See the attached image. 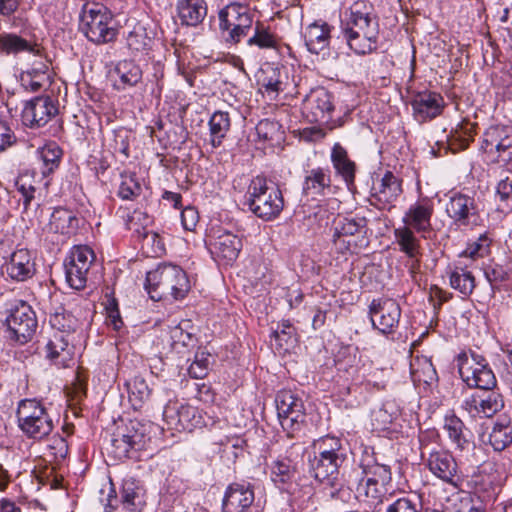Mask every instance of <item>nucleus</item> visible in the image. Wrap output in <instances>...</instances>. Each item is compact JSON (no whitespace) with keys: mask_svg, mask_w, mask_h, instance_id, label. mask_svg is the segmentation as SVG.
<instances>
[{"mask_svg":"<svg viewBox=\"0 0 512 512\" xmlns=\"http://www.w3.org/2000/svg\"><path fill=\"white\" fill-rule=\"evenodd\" d=\"M313 457L309 465L315 479L335 486L340 468L348 459V449L343 441L335 436H323L313 441Z\"/></svg>","mask_w":512,"mask_h":512,"instance_id":"obj_1","label":"nucleus"},{"mask_svg":"<svg viewBox=\"0 0 512 512\" xmlns=\"http://www.w3.org/2000/svg\"><path fill=\"white\" fill-rule=\"evenodd\" d=\"M191 286L186 272L173 264H162L146 275L145 289L154 301L183 299Z\"/></svg>","mask_w":512,"mask_h":512,"instance_id":"obj_2","label":"nucleus"},{"mask_svg":"<svg viewBox=\"0 0 512 512\" xmlns=\"http://www.w3.org/2000/svg\"><path fill=\"white\" fill-rule=\"evenodd\" d=\"M16 417L20 431L34 441L45 440L54 429L52 417L37 399L21 400L17 406Z\"/></svg>","mask_w":512,"mask_h":512,"instance_id":"obj_3","label":"nucleus"},{"mask_svg":"<svg viewBox=\"0 0 512 512\" xmlns=\"http://www.w3.org/2000/svg\"><path fill=\"white\" fill-rule=\"evenodd\" d=\"M248 206L257 217L270 221L279 216L284 207V199L277 185L266 178L255 177L248 188Z\"/></svg>","mask_w":512,"mask_h":512,"instance_id":"obj_4","label":"nucleus"},{"mask_svg":"<svg viewBox=\"0 0 512 512\" xmlns=\"http://www.w3.org/2000/svg\"><path fill=\"white\" fill-rule=\"evenodd\" d=\"M81 30L95 44H104L116 38L117 30L112 26V13L102 4H84L80 14Z\"/></svg>","mask_w":512,"mask_h":512,"instance_id":"obj_5","label":"nucleus"},{"mask_svg":"<svg viewBox=\"0 0 512 512\" xmlns=\"http://www.w3.org/2000/svg\"><path fill=\"white\" fill-rule=\"evenodd\" d=\"M367 231L365 217L339 218L333 224V245L339 253H356L366 245Z\"/></svg>","mask_w":512,"mask_h":512,"instance_id":"obj_6","label":"nucleus"},{"mask_svg":"<svg viewBox=\"0 0 512 512\" xmlns=\"http://www.w3.org/2000/svg\"><path fill=\"white\" fill-rule=\"evenodd\" d=\"M458 372L461 379L471 388L486 391L494 389L497 385L495 374L486 359L476 353H462L458 356Z\"/></svg>","mask_w":512,"mask_h":512,"instance_id":"obj_7","label":"nucleus"},{"mask_svg":"<svg viewBox=\"0 0 512 512\" xmlns=\"http://www.w3.org/2000/svg\"><path fill=\"white\" fill-rule=\"evenodd\" d=\"M421 458L429 471L438 479L457 488L462 477L458 464L453 455L444 449L430 448L428 444H421Z\"/></svg>","mask_w":512,"mask_h":512,"instance_id":"obj_8","label":"nucleus"},{"mask_svg":"<svg viewBox=\"0 0 512 512\" xmlns=\"http://www.w3.org/2000/svg\"><path fill=\"white\" fill-rule=\"evenodd\" d=\"M140 423H131L130 427L118 429L112 434L108 452L116 460H138L139 452L145 449L147 437L140 429Z\"/></svg>","mask_w":512,"mask_h":512,"instance_id":"obj_9","label":"nucleus"},{"mask_svg":"<svg viewBox=\"0 0 512 512\" xmlns=\"http://www.w3.org/2000/svg\"><path fill=\"white\" fill-rule=\"evenodd\" d=\"M219 27L228 31L227 42L238 43L247 36L252 27L253 17L248 5L231 2L222 8L219 13Z\"/></svg>","mask_w":512,"mask_h":512,"instance_id":"obj_10","label":"nucleus"},{"mask_svg":"<svg viewBox=\"0 0 512 512\" xmlns=\"http://www.w3.org/2000/svg\"><path fill=\"white\" fill-rule=\"evenodd\" d=\"M280 424L288 437L301 430L306 414L302 399L291 390L279 391L275 398Z\"/></svg>","mask_w":512,"mask_h":512,"instance_id":"obj_11","label":"nucleus"},{"mask_svg":"<svg viewBox=\"0 0 512 512\" xmlns=\"http://www.w3.org/2000/svg\"><path fill=\"white\" fill-rule=\"evenodd\" d=\"M9 337L20 344L27 343L37 328V319L31 306L22 300H17L8 310L6 318Z\"/></svg>","mask_w":512,"mask_h":512,"instance_id":"obj_12","label":"nucleus"},{"mask_svg":"<svg viewBox=\"0 0 512 512\" xmlns=\"http://www.w3.org/2000/svg\"><path fill=\"white\" fill-rule=\"evenodd\" d=\"M94 260L95 254L90 247H73L64 263L66 281L71 288L81 290L86 286L87 274Z\"/></svg>","mask_w":512,"mask_h":512,"instance_id":"obj_13","label":"nucleus"},{"mask_svg":"<svg viewBox=\"0 0 512 512\" xmlns=\"http://www.w3.org/2000/svg\"><path fill=\"white\" fill-rule=\"evenodd\" d=\"M372 327L382 334H391L399 325L400 305L390 298L374 299L369 305Z\"/></svg>","mask_w":512,"mask_h":512,"instance_id":"obj_14","label":"nucleus"},{"mask_svg":"<svg viewBox=\"0 0 512 512\" xmlns=\"http://www.w3.org/2000/svg\"><path fill=\"white\" fill-rule=\"evenodd\" d=\"M446 212L459 227L472 228L482 222L475 199L466 194H453L446 205Z\"/></svg>","mask_w":512,"mask_h":512,"instance_id":"obj_15","label":"nucleus"},{"mask_svg":"<svg viewBox=\"0 0 512 512\" xmlns=\"http://www.w3.org/2000/svg\"><path fill=\"white\" fill-rule=\"evenodd\" d=\"M208 246L215 260L229 264L237 259L242 249V240L232 232L218 228L213 229L209 235Z\"/></svg>","mask_w":512,"mask_h":512,"instance_id":"obj_16","label":"nucleus"},{"mask_svg":"<svg viewBox=\"0 0 512 512\" xmlns=\"http://www.w3.org/2000/svg\"><path fill=\"white\" fill-rule=\"evenodd\" d=\"M482 148L497 153L498 162L512 161V126H491L484 133Z\"/></svg>","mask_w":512,"mask_h":512,"instance_id":"obj_17","label":"nucleus"},{"mask_svg":"<svg viewBox=\"0 0 512 512\" xmlns=\"http://www.w3.org/2000/svg\"><path fill=\"white\" fill-rule=\"evenodd\" d=\"M58 107L49 96L35 97L29 101L22 111V122L30 128L45 126L56 114Z\"/></svg>","mask_w":512,"mask_h":512,"instance_id":"obj_18","label":"nucleus"},{"mask_svg":"<svg viewBox=\"0 0 512 512\" xmlns=\"http://www.w3.org/2000/svg\"><path fill=\"white\" fill-rule=\"evenodd\" d=\"M332 95L324 88L312 90L303 101V112L310 122L328 123L334 111Z\"/></svg>","mask_w":512,"mask_h":512,"instance_id":"obj_19","label":"nucleus"},{"mask_svg":"<svg viewBox=\"0 0 512 512\" xmlns=\"http://www.w3.org/2000/svg\"><path fill=\"white\" fill-rule=\"evenodd\" d=\"M413 116L418 122H425L436 118L444 108L443 97L434 91L424 90L416 92L411 97Z\"/></svg>","mask_w":512,"mask_h":512,"instance_id":"obj_20","label":"nucleus"},{"mask_svg":"<svg viewBox=\"0 0 512 512\" xmlns=\"http://www.w3.org/2000/svg\"><path fill=\"white\" fill-rule=\"evenodd\" d=\"M332 192L331 171L328 167H313L304 170L302 193L316 200Z\"/></svg>","mask_w":512,"mask_h":512,"instance_id":"obj_21","label":"nucleus"},{"mask_svg":"<svg viewBox=\"0 0 512 512\" xmlns=\"http://www.w3.org/2000/svg\"><path fill=\"white\" fill-rule=\"evenodd\" d=\"M433 213V202L428 198H423L409 206L403 215L402 223L405 226H410L425 238V234L432 230Z\"/></svg>","mask_w":512,"mask_h":512,"instance_id":"obj_22","label":"nucleus"},{"mask_svg":"<svg viewBox=\"0 0 512 512\" xmlns=\"http://www.w3.org/2000/svg\"><path fill=\"white\" fill-rule=\"evenodd\" d=\"M462 407L470 414L490 418L504 407V400L499 392L492 389L466 397Z\"/></svg>","mask_w":512,"mask_h":512,"instance_id":"obj_23","label":"nucleus"},{"mask_svg":"<svg viewBox=\"0 0 512 512\" xmlns=\"http://www.w3.org/2000/svg\"><path fill=\"white\" fill-rule=\"evenodd\" d=\"M356 493L364 512H381L385 502L388 501L385 486L372 479L361 478Z\"/></svg>","mask_w":512,"mask_h":512,"instance_id":"obj_24","label":"nucleus"},{"mask_svg":"<svg viewBox=\"0 0 512 512\" xmlns=\"http://www.w3.org/2000/svg\"><path fill=\"white\" fill-rule=\"evenodd\" d=\"M253 486L250 483H231L223 498L224 512H245L254 502Z\"/></svg>","mask_w":512,"mask_h":512,"instance_id":"obj_25","label":"nucleus"},{"mask_svg":"<svg viewBox=\"0 0 512 512\" xmlns=\"http://www.w3.org/2000/svg\"><path fill=\"white\" fill-rule=\"evenodd\" d=\"M372 190V204L379 209H390L391 204L402 193L401 181L392 172L387 171Z\"/></svg>","mask_w":512,"mask_h":512,"instance_id":"obj_26","label":"nucleus"},{"mask_svg":"<svg viewBox=\"0 0 512 512\" xmlns=\"http://www.w3.org/2000/svg\"><path fill=\"white\" fill-rule=\"evenodd\" d=\"M46 357L59 367H68L74 359L75 347L71 339L54 333L46 345Z\"/></svg>","mask_w":512,"mask_h":512,"instance_id":"obj_27","label":"nucleus"},{"mask_svg":"<svg viewBox=\"0 0 512 512\" xmlns=\"http://www.w3.org/2000/svg\"><path fill=\"white\" fill-rule=\"evenodd\" d=\"M330 159L336 175L343 179L348 189H351L355 182L356 164L349 158L347 150L340 143H335Z\"/></svg>","mask_w":512,"mask_h":512,"instance_id":"obj_28","label":"nucleus"},{"mask_svg":"<svg viewBox=\"0 0 512 512\" xmlns=\"http://www.w3.org/2000/svg\"><path fill=\"white\" fill-rule=\"evenodd\" d=\"M6 273L14 280L24 281L35 273V264L27 249H19L12 253L6 264Z\"/></svg>","mask_w":512,"mask_h":512,"instance_id":"obj_29","label":"nucleus"},{"mask_svg":"<svg viewBox=\"0 0 512 512\" xmlns=\"http://www.w3.org/2000/svg\"><path fill=\"white\" fill-rule=\"evenodd\" d=\"M207 3L205 0H178L177 12L182 25L195 27L203 22L207 16Z\"/></svg>","mask_w":512,"mask_h":512,"instance_id":"obj_30","label":"nucleus"},{"mask_svg":"<svg viewBox=\"0 0 512 512\" xmlns=\"http://www.w3.org/2000/svg\"><path fill=\"white\" fill-rule=\"evenodd\" d=\"M23 52L39 55L40 47L16 33H0V54L17 55Z\"/></svg>","mask_w":512,"mask_h":512,"instance_id":"obj_31","label":"nucleus"},{"mask_svg":"<svg viewBox=\"0 0 512 512\" xmlns=\"http://www.w3.org/2000/svg\"><path fill=\"white\" fill-rule=\"evenodd\" d=\"M489 443L495 451H503L512 444V419L508 414L498 416L494 422Z\"/></svg>","mask_w":512,"mask_h":512,"instance_id":"obj_32","label":"nucleus"},{"mask_svg":"<svg viewBox=\"0 0 512 512\" xmlns=\"http://www.w3.org/2000/svg\"><path fill=\"white\" fill-rule=\"evenodd\" d=\"M415 233L417 232L411 229L410 226L402 225L394 229V238L400 252L410 259L418 260L422 252L420 239Z\"/></svg>","mask_w":512,"mask_h":512,"instance_id":"obj_33","label":"nucleus"},{"mask_svg":"<svg viewBox=\"0 0 512 512\" xmlns=\"http://www.w3.org/2000/svg\"><path fill=\"white\" fill-rule=\"evenodd\" d=\"M331 27L326 23H312L305 32V44L307 49L314 54H319L330 43Z\"/></svg>","mask_w":512,"mask_h":512,"instance_id":"obj_34","label":"nucleus"},{"mask_svg":"<svg viewBox=\"0 0 512 512\" xmlns=\"http://www.w3.org/2000/svg\"><path fill=\"white\" fill-rule=\"evenodd\" d=\"M296 477V468L289 458H278L271 465V480L282 490L289 491Z\"/></svg>","mask_w":512,"mask_h":512,"instance_id":"obj_35","label":"nucleus"},{"mask_svg":"<svg viewBox=\"0 0 512 512\" xmlns=\"http://www.w3.org/2000/svg\"><path fill=\"white\" fill-rule=\"evenodd\" d=\"M410 373L414 383L431 386L438 380L436 369L426 356H416L411 360Z\"/></svg>","mask_w":512,"mask_h":512,"instance_id":"obj_36","label":"nucleus"},{"mask_svg":"<svg viewBox=\"0 0 512 512\" xmlns=\"http://www.w3.org/2000/svg\"><path fill=\"white\" fill-rule=\"evenodd\" d=\"M49 225L55 233L69 235L77 230L79 219L72 211L58 207L53 211Z\"/></svg>","mask_w":512,"mask_h":512,"instance_id":"obj_37","label":"nucleus"},{"mask_svg":"<svg viewBox=\"0 0 512 512\" xmlns=\"http://www.w3.org/2000/svg\"><path fill=\"white\" fill-rule=\"evenodd\" d=\"M443 428L457 449L464 450L469 445V431L465 428L463 421L454 413L445 416Z\"/></svg>","mask_w":512,"mask_h":512,"instance_id":"obj_38","label":"nucleus"},{"mask_svg":"<svg viewBox=\"0 0 512 512\" xmlns=\"http://www.w3.org/2000/svg\"><path fill=\"white\" fill-rule=\"evenodd\" d=\"M342 30L350 49L355 53L363 55L376 49L377 36L366 38L364 34L350 26H343Z\"/></svg>","mask_w":512,"mask_h":512,"instance_id":"obj_39","label":"nucleus"},{"mask_svg":"<svg viewBox=\"0 0 512 512\" xmlns=\"http://www.w3.org/2000/svg\"><path fill=\"white\" fill-rule=\"evenodd\" d=\"M209 129L212 146L219 147L230 129L229 114L223 111L214 112L209 120Z\"/></svg>","mask_w":512,"mask_h":512,"instance_id":"obj_40","label":"nucleus"},{"mask_svg":"<svg viewBox=\"0 0 512 512\" xmlns=\"http://www.w3.org/2000/svg\"><path fill=\"white\" fill-rule=\"evenodd\" d=\"M121 504L128 511L140 509L142 505L141 488L135 479H124L121 490Z\"/></svg>","mask_w":512,"mask_h":512,"instance_id":"obj_41","label":"nucleus"},{"mask_svg":"<svg viewBox=\"0 0 512 512\" xmlns=\"http://www.w3.org/2000/svg\"><path fill=\"white\" fill-rule=\"evenodd\" d=\"M208 426V422L204 419L201 411L188 404H183L180 409V431H192L196 428Z\"/></svg>","mask_w":512,"mask_h":512,"instance_id":"obj_42","label":"nucleus"},{"mask_svg":"<svg viewBox=\"0 0 512 512\" xmlns=\"http://www.w3.org/2000/svg\"><path fill=\"white\" fill-rule=\"evenodd\" d=\"M449 280L450 286L465 296L470 295L475 288V278L473 274L463 267L456 266L454 270L451 271Z\"/></svg>","mask_w":512,"mask_h":512,"instance_id":"obj_43","label":"nucleus"},{"mask_svg":"<svg viewBox=\"0 0 512 512\" xmlns=\"http://www.w3.org/2000/svg\"><path fill=\"white\" fill-rule=\"evenodd\" d=\"M128 397L134 409L142 407L150 396V389L146 381L141 377H134L126 382Z\"/></svg>","mask_w":512,"mask_h":512,"instance_id":"obj_44","label":"nucleus"},{"mask_svg":"<svg viewBox=\"0 0 512 512\" xmlns=\"http://www.w3.org/2000/svg\"><path fill=\"white\" fill-rule=\"evenodd\" d=\"M142 192L141 184L135 173H121V182L117 195L123 200H134Z\"/></svg>","mask_w":512,"mask_h":512,"instance_id":"obj_45","label":"nucleus"},{"mask_svg":"<svg viewBox=\"0 0 512 512\" xmlns=\"http://www.w3.org/2000/svg\"><path fill=\"white\" fill-rule=\"evenodd\" d=\"M473 136V125L468 122L461 123L451 132L449 146L454 152L464 150L473 140Z\"/></svg>","mask_w":512,"mask_h":512,"instance_id":"obj_46","label":"nucleus"},{"mask_svg":"<svg viewBox=\"0 0 512 512\" xmlns=\"http://www.w3.org/2000/svg\"><path fill=\"white\" fill-rule=\"evenodd\" d=\"M49 322L52 328L55 330L54 333H61L67 338L71 337V334L76 331L79 326L78 319L70 313H55L50 316Z\"/></svg>","mask_w":512,"mask_h":512,"instance_id":"obj_47","label":"nucleus"},{"mask_svg":"<svg viewBox=\"0 0 512 512\" xmlns=\"http://www.w3.org/2000/svg\"><path fill=\"white\" fill-rule=\"evenodd\" d=\"M119 77L120 83L125 86H134L142 78V71L140 67L133 61H122L120 62L115 70Z\"/></svg>","mask_w":512,"mask_h":512,"instance_id":"obj_48","label":"nucleus"},{"mask_svg":"<svg viewBox=\"0 0 512 512\" xmlns=\"http://www.w3.org/2000/svg\"><path fill=\"white\" fill-rule=\"evenodd\" d=\"M15 186L21 194L24 210L27 211L31 202L35 199L36 186L34 184L33 175L26 172L19 175L16 179Z\"/></svg>","mask_w":512,"mask_h":512,"instance_id":"obj_49","label":"nucleus"},{"mask_svg":"<svg viewBox=\"0 0 512 512\" xmlns=\"http://www.w3.org/2000/svg\"><path fill=\"white\" fill-rule=\"evenodd\" d=\"M39 157L42 161L41 173L46 176L59 166L61 149L55 144L45 146L39 150Z\"/></svg>","mask_w":512,"mask_h":512,"instance_id":"obj_50","label":"nucleus"},{"mask_svg":"<svg viewBox=\"0 0 512 512\" xmlns=\"http://www.w3.org/2000/svg\"><path fill=\"white\" fill-rule=\"evenodd\" d=\"M491 242L492 240L488 234L483 233L477 238V240L467 245L461 256H465L473 260L483 258L490 253Z\"/></svg>","mask_w":512,"mask_h":512,"instance_id":"obj_51","label":"nucleus"},{"mask_svg":"<svg viewBox=\"0 0 512 512\" xmlns=\"http://www.w3.org/2000/svg\"><path fill=\"white\" fill-rule=\"evenodd\" d=\"M362 478L372 479L374 482L386 486L392 479L390 466L376 461L371 467L365 468L361 472Z\"/></svg>","mask_w":512,"mask_h":512,"instance_id":"obj_52","label":"nucleus"},{"mask_svg":"<svg viewBox=\"0 0 512 512\" xmlns=\"http://www.w3.org/2000/svg\"><path fill=\"white\" fill-rule=\"evenodd\" d=\"M495 197L500 211L512 210V177H506L499 181Z\"/></svg>","mask_w":512,"mask_h":512,"instance_id":"obj_53","label":"nucleus"},{"mask_svg":"<svg viewBox=\"0 0 512 512\" xmlns=\"http://www.w3.org/2000/svg\"><path fill=\"white\" fill-rule=\"evenodd\" d=\"M484 275L490 283L492 290L499 289L500 285L509 279L510 269L506 266L492 263L484 268Z\"/></svg>","mask_w":512,"mask_h":512,"instance_id":"obj_54","label":"nucleus"},{"mask_svg":"<svg viewBox=\"0 0 512 512\" xmlns=\"http://www.w3.org/2000/svg\"><path fill=\"white\" fill-rule=\"evenodd\" d=\"M189 324L190 322L186 320L171 328L170 338L175 349L178 346L187 347L192 343L194 336L187 331Z\"/></svg>","mask_w":512,"mask_h":512,"instance_id":"obj_55","label":"nucleus"},{"mask_svg":"<svg viewBox=\"0 0 512 512\" xmlns=\"http://www.w3.org/2000/svg\"><path fill=\"white\" fill-rule=\"evenodd\" d=\"M247 44L261 49L273 48L275 46V39L261 23L257 22L255 33L247 40Z\"/></svg>","mask_w":512,"mask_h":512,"instance_id":"obj_56","label":"nucleus"},{"mask_svg":"<svg viewBox=\"0 0 512 512\" xmlns=\"http://www.w3.org/2000/svg\"><path fill=\"white\" fill-rule=\"evenodd\" d=\"M126 42L129 49L138 52L146 49V47L149 45L150 39L147 37L145 28L141 25H138L128 33Z\"/></svg>","mask_w":512,"mask_h":512,"instance_id":"obj_57","label":"nucleus"},{"mask_svg":"<svg viewBox=\"0 0 512 512\" xmlns=\"http://www.w3.org/2000/svg\"><path fill=\"white\" fill-rule=\"evenodd\" d=\"M47 452L53 461L64 460L68 454L66 439L59 434L53 435L47 444Z\"/></svg>","mask_w":512,"mask_h":512,"instance_id":"obj_58","label":"nucleus"},{"mask_svg":"<svg viewBox=\"0 0 512 512\" xmlns=\"http://www.w3.org/2000/svg\"><path fill=\"white\" fill-rule=\"evenodd\" d=\"M183 404H179L177 401L168 400L163 410V420L170 430L179 431L180 423V409Z\"/></svg>","mask_w":512,"mask_h":512,"instance_id":"obj_59","label":"nucleus"},{"mask_svg":"<svg viewBox=\"0 0 512 512\" xmlns=\"http://www.w3.org/2000/svg\"><path fill=\"white\" fill-rule=\"evenodd\" d=\"M21 85L29 91L37 92L50 82V75L21 73Z\"/></svg>","mask_w":512,"mask_h":512,"instance_id":"obj_60","label":"nucleus"},{"mask_svg":"<svg viewBox=\"0 0 512 512\" xmlns=\"http://www.w3.org/2000/svg\"><path fill=\"white\" fill-rule=\"evenodd\" d=\"M209 355L204 352L196 353L194 361L188 368V373L195 379H202L207 375L209 369Z\"/></svg>","mask_w":512,"mask_h":512,"instance_id":"obj_61","label":"nucleus"},{"mask_svg":"<svg viewBox=\"0 0 512 512\" xmlns=\"http://www.w3.org/2000/svg\"><path fill=\"white\" fill-rule=\"evenodd\" d=\"M294 334L295 329L288 320L283 321L272 332V336L274 337L276 344L279 348H284L285 350L288 349V342L292 339Z\"/></svg>","mask_w":512,"mask_h":512,"instance_id":"obj_62","label":"nucleus"},{"mask_svg":"<svg viewBox=\"0 0 512 512\" xmlns=\"http://www.w3.org/2000/svg\"><path fill=\"white\" fill-rule=\"evenodd\" d=\"M262 87L267 93L278 94L284 90V83L280 78V70L278 68H271L262 81Z\"/></svg>","mask_w":512,"mask_h":512,"instance_id":"obj_63","label":"nucleus"},{"mask_svg":"<svg viewBox=\"0 0 512 512\" xmlns=\"http://www.w3.org/2000/svg\"><path fill=\"white\" fill-rule=\"evenodd\" d=\"M385 512H421L418 503L409 497H400L388 504Z\"/></svg>","mask_w":512,"mask_h":512,"instance_id":"obj_64","label":"nucleus"}]
</instances>
